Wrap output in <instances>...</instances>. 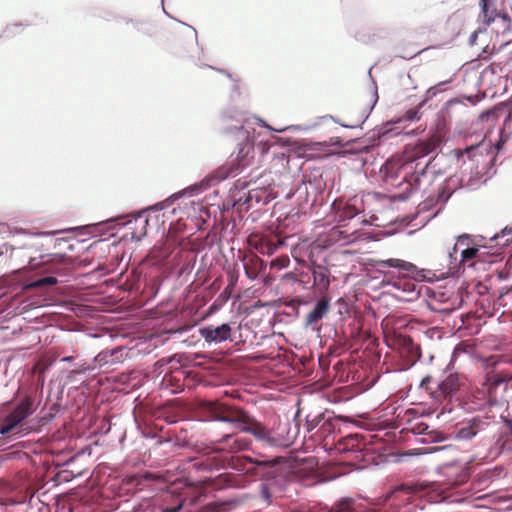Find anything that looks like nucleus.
Returning <instances> with one entry per match:
<instances>
[{"instance_id": "f257e3e1", "label": "nucleus", "mask_w": 512, "mask_h": 512, "mask_svg": "<svg viewBox=\"0 0 512 512\" xmlns=\"http://www.w3.org/2000/svg\"><path fill=\"white\" fill-rule=\"evenodd\" d=\"M212 412L217 420L228 422L239 430L252 434L259 442L269 447L287 448L294 443L298 435L297 425L287 420L279 421L269 429L240 407L216 403Z\"/></svg>"}, {"instance_id": "f03ea898", "label": "nucleus", "mask_w": 512, "mask_h": 512, "mask_svg": "<svg viewBox=\"0 0 512 512\" xmlns=\"http://www.w3.org/2000/svg\"><path fill=\"white\" fill-rule=\"evenodd\" d=\"M410 159L403 152L402 155L387 160L381 172L386 181H395L402 177L411 191H419L422 189V182L430 179L429 173L435 158H431L424 165L413 164Z\"/></svg>"}, {"instance_id": "7ed1b4c3", "label": "nucleus", "mask_w": 512, "mask_h": 512, "mask_svg": "<svg viewBox=\"0 0 512 512\" xmlns=\"http://www.w3.org/2000/svg\"><path fill=\"white\" fill-rule=\"evenodd\" d=\"M433 378L430 375L424 377L420 387L424 388L436 400L452 398L459 392L467 391L469 382L464 374L447 372L435 387L431 385Z\"/></svg>"}, {"instance_id": "20e7f679", "label": "nucleus", "mask_w": 512, "mask_h": 512, "mask_svg": "<svg viewBox=\"0 0 512 512\" xmlns=\"http://www.w3.org/2000/svg\"><path fill=\"white\" fill-rule=\"evenodd\" d=\"M509 382L502 375L487 371L482 386L477 391V398L482 401V405H496L504 399Z\"/></svg>"}, {"instance_id": "39448f33", "label": "nucleus", "mask_w": 512, "mask_h": 512, "mask_svg": "<svg viewBox=\"0 0 512 512\" xmlns=\"http://www.w3.org/2000/svg\"><path fill=\"white\" fill-rule=\"evenodd\" d=\"M33 405L34 397L28 394L25 395L16 407L4 418L0 426V433L2 435L12 433L19 424L34 412Z\"/></svg>"}, {"instance_id": "423d86ee", "label": "nucleus", "mask_w": 512, "mask_h": 512, "mask_svg": "<svg viewBox=\"0 0 512 512\" xmlns=\"http://www.w3.org/2000/svg\"><path fill=\"white\" fill-rule=\"evenodd\" d=\"M483 365L489 372L512 380V353L491 355L483 360Z\"/></svg>"}, {"instance_id": "0eeeda50", "label": "nucleus", "mask_w": 512, "mask_h": 512, "mask_svg": "<svg viewBox=\"0 0 512 512\" xmlns=\"http://www.w3.org/2000/svg\"><path fill=\"white\" fill-rule=\"evenodd\" d=\"M236 135L243 142L236 157V168L242 170L252 164L254 149L253 145L249 142V132L243 126L236 128Z\"/></svg>"}, {"instance_id": "6e6552de", "label": "nucleus", "mask_w": 512, "mask_h": 512, "mask_svg": "<svg viewBox=\"0 0 512 512\" xmlns=\"http://www.w3.org/2000/svg\"><path fill=\"white\" fill-rule=\"evenodd\" d=\"M441 142V137L438 134H433L428 139L418 142L411 148H406L404 153L408 158H411L413 164L420 163L419 159L434 152Z\"/></svg>"}, {"instance_id": "1a4fd4ad", "label": "nucleus", "mask_w": 512, "mask_h": 512, "mask_svg": "<svg viewBox=\"0 0 512 512\" xmlns=\"http://www.w3.org/2000/svg\"><path fill=\"white\" fill-rule=\"evenodd\" d=\"M232 328L224 323L220 326L207 325L199 329L200 336L208 343H221L231 339Z\"/></svg>"}, {"instance_id": "9d476101", "label": "nucleus", "mask_w": 512, "mask_h": 512, "mask_svg": "<svg viewBox=\"0 0 512 512\" xmlns=\"http://www.w3.org/2000/svg\"><path fill=\"white\" fill-rule=\"evenodd\" d=\"M181 244V240L177 236L175 228L170 227L165 241L158 247H154L151 254L158 261L166 260L177 246Z\"/></svg>"}, {"instance_id": "9b49d317", "label": "nucleus", "mask_w": 512, "mask_h": 512, "mask_svg": "<svg viewBox=\"0 0 512 512\" xmlns=\"http://www.w3.org/2000/svg\"><path fill=\"white\" fill-rule=\"evenodd\" d=\"M485 425H487V423L481 418L474 417L456 428L455 438L458 440H469L482 431Z\"/></svg>"}, {"instance_id": "f8f14e48", "label": "nucleus", "mask_w": 512, "mask_h": 512, "mask_svg": "<svg viewBox=\"0 0 512 512\" xmlns=\"http://www.w3.org/2000/svg\"><path fill=\"white\" fill-rule=\"evenodd\" d=\"M330 310V300L327 297L320 298L314 308L306 315L305 325L313 326L323 319Z\"/></svg>"}, {"instance_id": "ddd939ff", "label": "nucleus", "mask_w": 512, "mask_h": 512, "mask_svg": "<svg viewBox=\"0 0 512 512\" xmlns=\"http://www.w3.org/2000/svg\"><path fill=\"white\" fill-rule=\"evenodd\" d=\"M378 265L383 268H395L406 277H414L418 273V268L413 263L407 262L402 259L390 258L378 262Z\"/></svg>"}, {"instance_id": "4468645a", "label": "nucleus", "mask_w": 512, "mask_h": 512, "mask_svg": "<svg viewBox=\"0 0 512 512\" xmlns=\"http://www.w3.org/2000/svg\"><path fill=\"white\" fill-rule=\"evenodd\" d=\"M132 240L140 241L147 233L148 218L137 215L126 223Z\"/></svg>"}, {"instance_id": "2eb2a0df", "label": "nucleus", "mask_w": 512, "mask_h": 512, "mask_svg": "<svg viewBox=\"0 0 512 512\" xmlns=\"http://www.w3.org/2000/svg\"><path fill=\"white\" fill-rule=\"evenodd\" d=\"M123 360L124 349L122 347H117L111 350H103L94 358V361L99 366L114 365L116 363L122 362Z\"/></svg>"}, {"instance_id": "dca6fc26", "label": "nucleus", "mask_w": 512, "mask_h": 512, "mask_svg": "<svg viewBox=\"0 0 512 512\" xmlns=\"http://www.w3.org/2000/svg\"><path fill=\"white\" fill-rule=\"evenodd\" d=\"M497 0H480V14L479 18L482 24L490 26L499 16L500 12L496 8Z\"/></svg>"}, {"instance_id": "f3484780", "label": "nucleus", "mask_w": 512, "mask_h": 512, "mask_svg": "<svg viewBox=\"0 0 512 512\" xmlns=\"http://www.w3.org/2000/svg\"><path fill=\"white\" fill-rule=\"evenodd\" d=\"M223 446L219 448L220 450L228 449L230 452H239L246 450L250 441L245 437L235 436V435H225L220 441Z\"/></svg>"}, {"instance_id": "a211bd4d", "label": "nucleus", "mask_w": 512, "mask_h": 512, "mask_svg": "<svg viewBox=\"0 0 512 512\" xmlns=\"http://www.w3.org/2000/svg\"><path fill=\"white\" fill-rule=\"evenodd\" d=\"M313 286L321 291L327 290L330 286V272L327 267L314 265L312 268Z\"/></svg>"}, {"instance_id": "6ab92c4d", "label": "nucleus", "mask_w": 512, "mask_h": 512, "mask_svg": "<svg viewBox=\"0 0 512 512\" xmlns=\"http://www.w3.org/2000/svg\"><path fill=\"white\" fill-rule=\"evenodd\" d=\"M184 501L181 495H175L174 491H168L162 496L161 510L162 512H178Z\"/></svg>"}, {"instance_id": "aec40b11", "label": "nucleus", "mask_w": 512, "mask_h": 512, "mask_svg": "<svg viewBox=\"0 0 512 512\" xmlns=\"http://www.w3.org/2000/svg\"><path fill=\"white\" fill-rule=\"evenodd\" d=\"M334 208L336 210V218L338 219L339 222H343L354 218L360 211L354 204L349 202L334 203Z\"/></svg>"}, {"instance_id": "412c9836", "label": "nucleus", "mask_w": 512, "mask_h": 512, "mask_svg": "<svg viewBox=\"0 0 512 512\" xmlns=\"http://www.w3.org/2000/svg\"><path fill=\"white\" fill-rule=\"evenodd\" d=\"M482 249H485V247L480 248L476 246H471L463 248L461 250V262H471L469 265L474 266L477 261L481 260L482 255L484 254V252L481 251Z\"/></svg>"}, {"instance_id": "4be33fe9", "label": "nucleus", "mask_w": 512, "mask_h": 512, "mask_svg": "<svg viewBox=\"0 0 512 512\" xmlns=\"http://www.w3.org/2000/svg\"><path fill=\"white\" fill-rule=\"evenodd\" d=\"M336 430V423L332 419H325L323 418V421L316 431V435L319 439H326L331 434H333Z\"/></svg>"}, {"instance_id": "5701e85b", "label": "nucleus", "mask_w": 512, "mask_h": 512, "mask_svg": "<svg viewBox=\"0 0 512 512\" xmlns=\"http://www.w3.org/2000/svg\"><path fill=\"white\" fill-rule=\"evenodd\" d=\"M512 126V109L509 111L508 115L504 119L503 129L500 131V139L497 144V147L500 148V145L505 144L511 137V131H508Z\"/></svg>"}, {"instance_id": "b1692460", "label": "nucleus", "mask_w": 512, "mask_h": 512, "mask_svg": "<svg viewBox=\"0 0 512 512\" xmlns=\"http://www.w3.org/2000/svg\"><path fill=\"white\" fill-rule=\"evenodd\" d=\"M224 462L217 457H208L202 461L195 463V467L199 470H213L222 467Z\"/></svg>"}, {"instance_id": "393cba45", "label": "nucleus", "mask_w": 512, "mask_h": 512, "mask_svg": "<svg viewBox=\"0 0 512 512\" xmlns=\"http://www.w3.org/2000/svg\"><path fill=\"white\" fill-rule=\"evenodd\" d=\"M232 503L228 501H213L207 503L203 512H227L231 509Z\"/></svg>"}, {"instance_id": "a878e982", "label": "nucleus", "mask_w": 512, "mask_h": 512, "mask_svg": "<svg viewBox=\"0 0 512 512\" xmlns=\"http://www.w3.org/2000/svg\"><path fill=\"white\" fill-rule=\"evenodd\" d=\"M473 352H474V346L467 342L462 341L455 346L453 354H452V361L455 362L463 354L471 356L473 354Z\"/></svg>"}, {"instance_id": "bb28decb", "label": "nucleus", "mask_w": 512, "mask_h": 512, "mask_svg": "<svg viewBox=\"0 0 512 512\" xmlns=\"http://www.w3.org/2000/svg\"><path fill=\"white\" fill-rule=\"evenodd\" d=\"M450 196H451V193L446 192V186L441 185L438 188L437 198L434 199V198L429 197L427 200H425V207H427V208L431 207L434 204H437L439 202L445 203L450 198Z\"/></svg>"}, {"instance_id": "cd10ccee", "label": "nucleus", "mask_w": 512, "mask_h": 512, "mask_svg": "<svg viewBox=\"0 0 512 512\" xmlns=\"http://www.w3.org/2000/svg\"><path fill=\"white\" fill-rule=\"evenodd\" d=\"M354 500L351 498L342 499L334 507L333 512H354Z\"/></svg>"}, {"instance_id": "c85d7f7f", "label": "nucleus", "mask_w": 512, "mask_h": 512, "mask_svg": "<svg viewBox=\"0 0 512 512\" xmlns=\"http://www.w3.org/2000/svg\"><path fill=\"white\" fill-rule=\"evenodd\" d=\"M471 242H472V239L468 234H463V235L459 236L457 238V242L453 246V249H452L453 251L450 252V256H452L453 254H456L459 249L462 250L465 247H471L470 246Z\"/></svg>"}, {"instance_id": "c756f323", "label": "nucleus", "mask_w": 512, "mask_h": 512, "mask_svg": "<svg viewBox=\"0 0 512 512\" xmlns=\"http://www.w3.org/2000/svg\"><path fill=\"white\" fill-rule=\"evenodd\" d=\"M51 254L50 253H44V254H40L39 255V259L40 261H37V258L36 257H29V261H28V267L31 269V270H34L38 267H40L42 264H44L45 262L49 261V258H50Z\"/></svg>"}, {"instance_id": "7c9ffc66", "label": "nucleus", "mask_w": 512, "mask_h": 512, "mask_svg": "<svg viewBox=\"0 0 512 512\" xmlns=\"http://www.w3.org/2000/svg\"><path fill=\"white\" fill-rule=\"evenodd\" d=\"M402 345L413 355L415 358L420 357L419 347L414 345L410 337H403L401 339Z\"/></svg>"}, {"instance_id": "2f4dec72", "label": "nucleus", "mask_w": 512, "mask_h": 512, "mask_svg": "<svg viewBox=\"0 0 512 512\" xmlns=\"http://www.w3.org/2000/svg\"><path fill=\"white\" fill-rule=\"evenodd\" d=\"M498 18L501 19L503 23V34H507L512 32V19L506 12L500 13Z\"/></svg>"}, {"instance_id": "473e14b6", "label": "nucleus", "mask_w": 512, "mask_h": 512, "mask_svg": "<svg viewBox=\"0 0 512 512\" xmlns=\"http://www.w3.org/2000/svg\"><path fill=\"white\" fill-rule=\"evenodd\" d=\"M323 418H324L323 414H319V415L315 416L312 419H310L308 417L307 420H306L307 431L311 432L315 428L320 427V425H321V423L323 421Z\"/></svg>"}, {"instance_id": "72a5a7b5", "label": "nucleus", "mask_w": 512, "mask_h": 512, "mask_svg": "<svg viewBox=\"0 0 512 512\" xmlns=\"http://www.w3.org/2000/svg\"><path fill=\"white\" fill-rule=\"evenodd\" d=\"M496 118H497V110H496V108H491V109L485 110L482 113H480L478 120L481 122L490 121V120L492 122H494L496 120Z\"/></svg>"}, {"instance_id": "f704fd0d", "label": "nucleus", "mask_w": 512, "mask_h": 512, "mask_svg": "<svg viewBox=\"0 0 512 512\" xmlns=\"http://www.w3.org/2000/svg\"><path fill=\"white\" fill-rule=\"evenodd\" d=\"M421 118L420 107L409 109L403 116L406 121H418Z\"/></svg>"}, {"instance_id": "c9c22d12", "label": "nucleus", "mask_w": 512, "mask_h": 512, "mask_svg": "<svg viewBox=\"0 0 512 512\" xmlns=\"http://www.w3.org/2000/svg\"><path fill=\"white\" fill-rule=\"evenodd\" d=\"M56 283H57V279L55 277L48 276V277H43L41 279H38L37 281H35L33 283V286L42 287V286L54 285Z\"/></svg>"}, {"instance_id": "e433bc0d", "label": "nucleus", "mask_w": 512, "mask_h": 512, "mask_svg": "<svg viewBox=\"0 0 512 512\" xmlns=\"http://www.w3.org/2000/svg\"><path fill=\"white\" fill-rule=\"evenodd\" d=\"M510 292H512V289L507 290L506 292L500 293V295L497 298L498 305L503 306V307L507 306L506 298L509 296Z\"/></svg>"}, {"instance_id": "4c0bfd02", "label": "nucleus", "mask_w": 512, "mask_h": 512, "mask_svg": "<svg viewBox=\"0 0 512 512\" xmlns=\"http://www.w3.org/2000/svg\"><path fill=\"white\" fill-rule=\"evenodd\" d=\"M289 259L288 258H277L276 260L272 261L271 266H278L279 268H284L288 265Z\"/></svg>"}, {"instance_id": "58836bf2", "label": "nucleus", "mask_w": 512, "mask_h": 512, "mask_svg": "<svg viewBox=\"0 0 512 512\" xmlns=\"http://www.w3.org/2000/svg\"><path fill=\"white\" fill-rule=\"evenodd\" d=\"M261 253H268V254H271L273 253V251L275 250V246L273 244H267L266 245V249H264V247H256Z\"/></svg>"}, {"instance_id": "ea45409f", "label": "nucleus", "mask_w": 512, "mask_h": 512, "mask_svg": "<svg viewBox=\"0 0 512 512\" xmlns=\"http://www.w3.org/2000/svg\"><path fill=\"white\" fill-rule=\"evenodd\" d=\"M261 495L267 503H271V495L266 486H263V488L261 490Z\"/></svg>"}, {"instance_id": "a19ab883", "label": "nucleus", "mask_w": 512, "mask_h": 512, "mask_svg": "<svg viewBox=\"0 0 512 512\" xmlns=\"http://www.w3.org/2000/svg\"><path fill=\"white\" fill-rule=\"evenodd\" d=\"M508 274H509V272H508V270H506V269L498 270V271H497V277H498V279H499L500 281H503V280L507 279Z\"/></svg>"}, {"instance_id": "79ce46f5", "label": "nucleus", "mask_w": 512, "mask_h": 512, "mask_svg": "<svg viewBox=\"0 0 512 512\" xmlns=\"http://www.w3.org/2000/svg\"><path fill=\"white\" fill-rule=\"evenodd\" d=\"M245 272H246L247 277L251 280H253L257 277V273L251 271L247 266H245Z\"/></svg>"}, {"instance_id": "37998d69", "label": "nucleus", "mask_w": 512, "mask_h": 512, "mask_svg": "<svg viewBox=\"0 0 512 512\" xmlns=\"http://www.w3.org/2000/svg\"><path fill=\"white\" fill-rule=\"evenodd\" d=\"M505 235H510L512 237V229H510V230L503 229L501 231V236L504 237Z\"/></svg>"}, {"instance_id": "c03bdc74", "label": "nucleus", "mask_w": 512, "mask_h": 512, "mask_svg": "<svg viewBox=\"0 0 512 512\" xmlns=\"http://www.w3.org/2000/svg\"><path fill=\"white\" fill-rule=\"evenodd\" d=\"M72 360H73L72 356H66L61 359V361H63V362H71Z\"/></svg>"}, {"instance_id": "a18cd8bd", "label": "nucleus", "mask_w": 512, "mask_h": 512, "mask_svg": "<svg viewBox=\"0 0 512 512\" xmlns=\"http://www.w3.org/2000/svg\"><path fill=\"white\" fill-rule=\"evenodd\" d=\"M253 197V191H249L247 201H250Z\"/></svg>"}, {"instance_id": "49530a36", "label": "nucleus", "mask_w": 512, "mask_h": 512, "mask_svg": "<svg viewBox=\"0 0 512 512\" xmlns=\"http://www.w3.org/2000/svg\"><path fill=\"white\" fill-rule=\"evenodd\" d=\"M227 477H228L227 474H221V475L218 476V480L220 481V480H222L224 478L226 479Z\"/></svg>"}, {"instance_id": "de8ad7c7", "label": "nucleus", "mask_w": 512, "mask_h": 512, "mask_svg": "<svg viewBox=\"0 0 512 512\" xmlns=\"http://www.w3.org/2000/svg\"><path fill=\"white\" fill-rule=\"evenodd\" d=\"M285 278H287V279H293V278H294V275H293L292 273H287V274L285 275Z\"/></svg>"}, {"instance_id": "09e8293b", "label": "nucleus", "mask_w": 512, "mask_h": 512, "mask_svg": "<svg viewBox=\"0 0 512 512\" xmlns=\"http://www.w3.org/2000/svg\"><path fill=\"white\" fill-rule=\"evenodd\" d=\"M268 462L267 461H262V462H259L258 464L259 465H266Z\"/></svg>"}, {"instance_id": "8fccbe9b", "label": "nucleus", "mask_w": 512, "mask_h": 512, "mask_svg": "<svg viewBox=\"0 0 512 512\" xmlns=\"http://www.w3.org/2000/svg\"><path fill=\"white\" fill-rule=\"evenodd\" d=\"M255 261H257V262H262V261H261V259H260V258H258V257H255Z\"/></svg>"}, {"instance_id": "3c124183", "label": "nucleus", "mask_w": 512, "mask_h": 512, "mask_svg": "<svg viewBox=\"0 0 512 512\" xmlns=\"http://www.w3.org/2000/svg\"><path fill=\"white\" fill-rule=\"evenodd\" d=\"M217 488H221L222 486L220 484H215Z\"/></svg>"}]
</instances>
